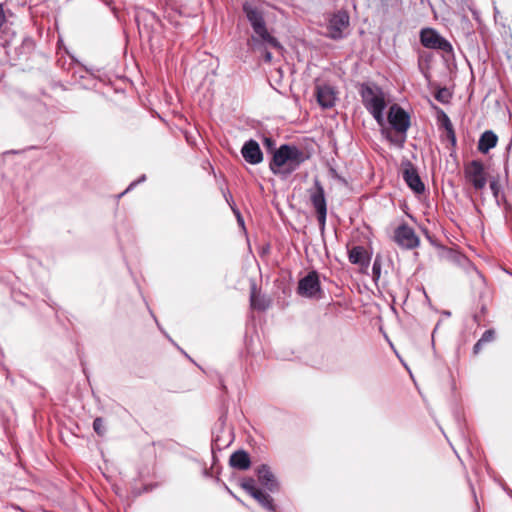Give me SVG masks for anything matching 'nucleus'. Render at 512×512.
<instances>
[{
	"label": "nucleus",
	"instance_id": "nucleus-1",
	"mask_svg": "<svg viewBox=\"0 0 512 512\" xmlns=\"http://www.w3.org/2000/svg\"><path fill=\"white\" fill-rule=\"evenodd\" d=\"M242 9L254 31V34L248 40V44H251L252 49H261L265 44L280 48L278 40L267 29L262 7L253 2L246 1L243 3Z\"/></svg>",
	"mask_w": 512,
	"mask_h": 512
},
{
	"label": "nucleus",
	"instance_id": "nucleus-2",
	"mask_svg": "<svg viewBox=\"0 0 512 512\" xmlns=\"http://www.w3.org/2000/svg\"><path fill=\"white\" fill-rule=\"evenodd\" d=\"M306 160L304 152L295 145L283 144L272 155L269 169L274 175L287 178Z\"/></svg>",
	"mask_w": 512,
	"mask_h": 512
},
{
	"label": "nucleus",
	"instance_id": "nucleus-3",
	"mask_svg": "<svg viewBox=\"0 0 512 512\" xmlns=\"http://www.w3.org/2000/svg\"><path fill=\"white\" fill-rule=\"evenodd\" d=\"M359 92L364 107L373 116L378 125L383 127L385 124L384 110L387 106L383 90L375 84L364 83L361 84Z\"/></svg>",
	"mask_w": 512,
	"mask_h": 512
},
{
	"label": "nucleus",
	"instance_id": "nucleus-4",
	"mask_svg": "<svg viewBox=\"0 0 512 512\" xmlns=\"http://www.w3.org/2000/svg\"><path fill=\"white\" fill-rule=\"evenodd\" d=\"M388 122L391 127L400 134L399 137L393 138L390 134H387V138L394 144L402 146L406 140V132L410 127V116L409 114L397 104L390 107L388 112Z\"/></svg>",
	"mask_w": 512,
	"mask_h": 512
},
{
	"label": "nucleus",
	"instance_id": "nucleus-5",
	"mask_svg": "<svg viewBox=\"0 0 512 512\" xmlns=\"http://www.w3.org/2000/svg\"><path fill=\"white\" fill-rule=\"evenodd\" d=\"M420 42L427 49L439 50L448 54L453 52L451 43L433 28L427 27L420 31Z\"/></svg>",
	"mask_w": 512,
	"mask_h": 512
},
{
	"label": "nucleus",
	"instance_id": "nucleus-6",
	"mask_svg": "<svg viewBox=\"0 0 512 512\" xmlns=\"http://www.w3.org/2000/svg\"><path fill=\"white\" fill-rule=\"evenodd\" d=\"M309 196L311 204L317 213L319 226L323 230L326 223L327 205L324 189L318 180L315 181L314 187L309 191Z\"/></svg>",
	"mask_w": 512,
	"mask_h": 512
},
{
	"label": "nucleus",
	"instance_id": "nucleus-7",
	"mask_svg": "<svg viewBox=\"0 0 512 512\" xmlns=\"http://www.w3.org/2000/svg\"><path fill=\"white\" fill-rule=\"evenodd\" d=\"M466 180L472 184L475 190H482L487 184L484 165L479 160H473L464 168Z\"/></svg>",
	"mask_w": 512,
	"mask_h": 512
},
{
	"label": "nucleus",
	"instance_id": "nucleus-8",
	"mask_svg": "<svg viewBox=\"0 0 512 512\" xmlns=\"http://www.w3.org/2000/svg\"><path fill=\"white\" fill-rule=\"evenodd\" d=\"M348 26L349 15L345 11H339L329 18L326 36L333 40L342 39Z\"/></svg>",
	"mask_w": 512,
	"mask_h": 512
},
{
	"label": "nucleus",
	"instance_id": "nucleus-9",
	"mask_svg": "<svg viewBox=\"0 0 512 512\" xmlns=\"http://www.w3.org/2000/svg\"><path fill=\"white\" fill-rule=\"evenodd\" d=\"M297 292L299 295L307 298L317 297L321 293L319 276L316 271L309 272L305 277L299 280Z\"/></svg>",
	"mask_w": 512,
	"mask_h": 512
},
{
	"label": "nucleus",
	"instance_id": "nucleus-10",
	"mask_svg": "<svg viewBox=\"0 0 512 512\" xmlns=\"http://www.w3.org/2000/svg\"><path fill=\"white\" fill-rule=\"evenodd\" d=\"M395 242L404 249H414L419 246L420 240L413 228L406 224L398 226L394 233Z\"/></svg>",
	"mask_w": 512,
	"mask_h": 512
},
{
	"label": "nucleus",
	"instance_id": "nucleus-11",
	"mask_svg": "<svg viewBox=\"0 0 512 512\" xmlns=\"http://www.w3.org/2000/svg\"><path fill=\"white\" fill-rule=\"evenodd\" d=\"M241 487L256 501H258V503L265 509L271 512H276L273 499L270 497V495L264 493L255 486V480L253 478L244 479L241 482Z\"/></svg>",
	"mask_w": 512,
	"mask_h": 512
},
{
	"label": "nucleus",
	"instance_id": "nucleus-12",
	"mask_svg": "<svg viewBox=\"0 0 512 512\" xmlns=\"http://www.w3.org/2000/svg\"><path fill=\"white\" fill-rule=\"evenodd\" d=\"M403 179L416 194H422L425 191V185L411 162H407L404 166Z\"/></svg>",
	"mask_w": 512,
	"mask_h": 512
},
{
	"label": "nucleus",
	"instance_id": "nucleus-13",
	"mask_svg": "<svg viewBox=\"0 0 512 512\" xmlns=\"http://www.w3.org/2000/svg\"><path fill=\"white\" fill-rule=\"evenodd\" d=\"M241 154L245 161L252 165L259 164L263 160V154L259 144L252 139L245 142L241 149Z\"/></svg>",
	"mask_w": 512,
	"mask_h": 512
},
{
	"label": "nucleus",
	"instance_id": "nucleus-14",
	"mask_svg": "<svg viewBox=\"0 0 512 512\" xmlns=\"http://www.w3.org/2000/svg\"><path fill=\"white\" fill-rule=\"evenodd\" d=\"M317 101L323 108L333 107L336 101L334 89L328 85L317 86Z\"/></svg>",
	"mask_w": 512,
	"mask_h": 512
},
{
	"label": "nucleus",
	"instance_id": "nucleus-15",
	"mask_svg": "<svg viewBox=\"0 0 512 512\" xmlns=\"http://www.w3.org/2000/svg\"><path fill=\"white\" fill-rule=\"evenodd\" d=\"M257 476L260 481V483L266 487L269 491H275L277 490L278 484L277 481L273 475V473L270 471V468L267 465H261L257 469Z\"/></svg>",
	"mask_w": 512,
	"mask_h": 512
},
{
	"label": "nucleus",
	"instance_id": "nucleus-16",
	"mask_svg": "<svg viewBox=\"0 0 512 512\" xmlns=\"http://www.w3.org/2000/svg\"><path fill=\"white\" fill-rule=\"evenodd\" d=\"M437 111V119L439 124L445 129L448 139L451 141L452 145L456 144V136L455 131L452 125V122L448 115L440 108L434 107Z\"/></svg>",
	"mask_w": 512,
	"mask_h": 512
},
{
	"label": "nucleus",
	"instance_id": "nucleus-17",
	"mask_svg": "<svg viewBox=\"0 0 512 512\" xmlns=\"http://www.w3.org/2000/svg\"><path fill=\"white\" fill-rule=\"evenodd\" d=\"M497 142V135L493 131L487 130L480 136L478 142V150L481 153L486 154L489 152L490 149L494 148L497 145Z\"/></svg>",
	"mask_w": 512,
	"mask_h": 512
},
{
	"label": "nucleus",
	"instance_id": "nucleus-18",
	"mask_svg": "<svg viewBox=\"0 0 512 512\" xmlns=\"http://www.w3.org/2000/svg\"><path fill=\"white\" fill-rule=\"evenodd\" d=\"M349 261L352 264H358L361 267L367 268L369 265L370 257L362 246H355L349 251Z\"/></svg>",
	"mask_w": 512,
	"mask_h": 512
},
{
	"label": "nucleus",
	"instance_id": "nucleus-19",
	"mask_svg": "<svg viewBox=\"0 0 512 512\" xmlns=\"http://www.w3.org/2000/svg\"><path fill=\"white\" fill-rule=\"evenodd\" d=\"M229 462L233 468L239 470H247L251 465L249 454L244 450H238L234 452L230 456Z\"/></svg>",
	"mask_w": 512,
	"mask_h": 512
},
{
	"label": "nucleus",
	"instance_id": "nucleus-20",
	"mask_svg": "<svg viewBox=\"0 0 512 512\" xmlns=\"http://www.w3.org/2000/svg\"><path fill=\"white\" fill-rule=\"evenodd\" d=\"M250 303L253 309L259 311H263L267 309L269 306V301L265 297H262L259 294H257L254 290L251 293Z\"/></svg>",
	"mask_w": 512,
	"mask_h": 512
},
{
	"label": "nucleus",
	"instance_id": "nucleus-21",
	"mask_svg": "<svg viewBox=\"0 0 512 512\" xmlns=\"http://www.w3.org/2000/svg\"><path fill=\"white\" fill-rule=\"evenodd\" d=\"M381 270H382V257L380 255H376L373 266H372V275L373 280L376 282L381 277Z\"/></svg>",
	"mask_w": 512,
	"mask_h": 512
},
{
	"label": "nucleus",
	"instance_id": "nucleus-22",
	"mask_svg": "<svg viewBox=\"0 0 512 512\" xmlns=\"http://www.w3.org/2000/svg\"><path fill=\"white\" fill-rule=\"evenodd\" d=\"M435 98L439 102L446 104L450 101L451 93L447 88H440L437 90Z\"/></svg>",
	"mask_w": 512,
	"mask_h": 512
},
{
	"label": "nucleus",
	"instance_id": "nucleus-23",
	"mask_svg": "<svg viewBox=\"0 0 512 512\" xmlns=\"http://www.w3.org/2000/svg\"><path fill=\"white\" fill-rule=\"evenodd\" d=\"M93 429H94V431H95L98 435H100V436L104 435V433H105L106 429H105L104 421H103V419H102V418H99V417H98V418H96V419L93 421Z\"/></svg>",
	"mask_w": 512,
	"mask_h": 512
},
{
	"label": "nucleus",
	"instance_id": "nucleus-24",
	"mask_svg": "<svg viewBox=\"0 0 512 512\" xmlns=\"http://www.w3.org/2000/svg\"><path fill=\"white\" fill-rule=\"evenodd\" d=\"M494 335L495 333L493 330H486L479 339V341L484 345L488 342H491L494 339Z\"/></svg>",
	"mask_w": 512,
	"mask_h": 512
},
{
	"label": "nucleus",
	"instance_id": "nucleus-25",
	"mask_svg": "<svg viewBox=\"0 0 512 512\" xmlns=\"http://www.w3.org/2000/svg\"><path fill=\"white\" fill-rule=\"evenodd\" d=\"M269 48H274V49H276L275 47H272V46L267 45V44H265L264 46H262V48H261V49H257L258 51H261V52L263 53V57H264V60H265L266 62H271V60H272V54H271V52L268 50Z\"/></svg>",
	"mask_w": 512,
	"mask_h": 512
},
{
	"label": "nucleus",
	"instance_id": "nucleus-26",
	"mask_svg": "<svg viewBox=\"0 0 512 512\" xmlns=\"http://www.w3.org/2000/svg\"><path fill=\"white\" fill-rule=\"evenodd\" d=\"M263 145L265 146V148L270 151V152H274L277 148L275 147V141L270 138V137H265L263 139Z\"/></svg>",
	"mask_w": 512,
	"mask_h": 512
},
{
	"label": "nucleus",
	"instance_id": "nucleus-27",
	"mask_svg": "<svg viewBox=\"0 0 512 512\" xmlns=\"http://www.w3.org/2000/svg\"><path fill=\"white\" fill-rule=\"evenodd\" d=\"M490 189L492 190L493 194L495 196H497L498 194V190H499V187H498V184L496 181H491L490 182Z\"/></svg>",
	"mask_w": 512,
	"mask_h": 512
},
{
	"label": "nucleus",
	"instance_id": "nucleus-28",
	"mask_svg": "<svg viewBox=\"0 0 512 512\" xmlns=\"http://www.w3.org/2000/svg\"><path fill=\"white\" fill-rule=\"evenodd\" d=\"M483 344L478 340L476 344L473 347V351L475 354L479 353V351L482 349Z\"/></svg>",
	"mask_w": 512,
	"mask_h": 512
},
{
	"label": "nucleus",
	"instance_id": "nucleus-29",
	"mask_svg": "<svg viewBox=\"0 0 512 512\" xmlns=\"http://www.w3.org/2000/svg\"><path fill=\"white\" fill-rule=\"evenodd\" d=\"M144 180H145V175H143V176H142V177L137 181V183H138V182H142V181H144ZM134 185H136V182L131 183V184L129 185V187L127 188V191H128L129 189H131Z\"/></svg>",
	"mask_w": 512,
	"mask_h": 512
}]
</instances>
